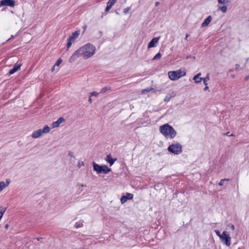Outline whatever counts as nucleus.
Segmentation results:
<instances>
[{"label": "nucleus", "mask_w": 249, "mask_h": 249, "mask_svg": "<svg viewBox=\"0 0 249 249\" xmlns=\"http://www.w3.org/2000/svg\"><path fill=\"white\" fill-rule=\"evenodd\" d=\"M69 155L71 157H74L73 156V154L72 152H70L69 154Z\"/></svg>", "instance_id": "39"}, {"label": "nucleus", "mask_w": 249, "mask_h": 249, "mask_svg": "<svg viewBox=\"0 0 249 249\" xmlns=\"http://www.w3.org/2000/svg\"><path fill=\"white\" fill-rule=\"evenodd\" d=\"M86 27H87V26H85V27H84V29H85V30L86 29Z\"/></svg>", "instance_id": "50"}, {"label": "nucleus", "mask_w": 249, "mask_h": 249, "mask_svg": "<svg viewBox=\"0 0 249 249\" xmlns=\"http://www.w3.org/2000/svg\"><path fill=\"white\" fill-rule=\"evenodd\" d=\"M159 40V37H154L152 38V39L149 42L148 44V48H151L152 47H155L156 46V44L158 43Z\"/></svg>", "instance_id": "9"}, {"label": "nucleus", "mask_w": 249, "mask_h": 249, "mask_svg": "<svg viewBox=\"0 0 249 249\" xmlns=\"http://www.w3.org/2000/svg\"><path fill=\"white\" fill-rule=\"evenodd\" d=\"M42 131L41 129H38L36 131H35L32 135V137L34 139H36L37 138H39L40 136H41L42 135Z\"/></svg>", "instance_id": "12"}, {"label": "nucleus", "mask_w": 249, "mask_h": 249, "mask_svg": "<svg viewBox=\"0 0 249 249\" xmlns=\"http://www.w3.org/2000/svg\"><path fill=\"white\" fill-rule=\"evenodd\" d=\"M13 37H14L13 35H12V36H11V37H10V38H9L8 39H7L6 41L7 42V41H9L11 39H12V38H13Z\"/></svg>", "instance_id": "41"}, {"label": "nucleus", "mask_w": 249, "mask_h": 249, "mask_svg": "<svg viewBox=\"0 0 249 249\" xmlns=\"http://www.w3.org/2000/svg\"><path fill=\"white\" fill-rule=\"evenodd\" d=\"M212 20V17L211 16H209L206 19H205L204 21L201 24V27H204L207 26L209 24L210 22Z\"/></svg>", "instance_id": "13"}, {"label": "nucleus", "mask_w": 249, "mask_h": 249, "mask_svg": "<svg viewBox=\"0 0 249 249\" xmlns=\"http://www.w3.org/2000/svg\"><path fill=\"white\" fill-rule=\"evenodd\" d=\"M92 164L93 170L98 174L101 173L107 174L111 170V168H109L106 165H99L94 162H93Z\"/></svg>", "instance_id": "4"}, {"label": "nucleus", "mask_w": 249, "mask_h": 249, "mask_svg": "<svg viewBox=\"0 0 249 249\" xmlns=\"http://www.w3.org/2000/svg\"><path fill=\"white\" fill-rule=\"evenodd\" d=\"M41 130L42 134L47 133L50 131V128L48 125H45Z\"/></svg>", "instance_id": "17"}, {"label": "nucleus", "mask_w": 249, "mask_h": 249, "mask_svg": "<svg viewBox=\"0 0 249 249\" xmlns=\"http://www.w3.org/2000/svg\"><path fill=\"white\" fill-rule=\"evenodd\" d=\"M230 0H218V2L220 4H228L230 3Z\"/></svg>", "instance_id": "21"}, {"label": "nucleus", "mask_w": 249, "mask_h": 249, "mask_svg": "<svg viewBox=\"0 0 249 249\" xmlns=\"http://www.w3.org/2000/svg\"><path fill=\"white\" fill-rule=\"evenodd\" d=\"M220 239L224 242L227 246L229 247L231 245V237L227 231H224L221 234V237Z\"/></svg>", "instance_id": "7"}, {"label": "nucleus", "mask_w": 249, "mask_h": 249, "mask_svg": "<svg viewBox=\"0 0 249 249\" xmlns=\"http://www.w3.org/2000/svg\"><path fill=\"white\" fill-rule=\"evenodd\" d=\"M168 151L175 155H178L182 152V146L180 143L176 142L170 145Z\"/></svg>", "instance_id": "5"}, {"label": "nucleus", "mask_w": 249, "mask_h": 249, "mask_svg": "<svg viewBox=\"0 0 249 249\" xmlns=\"http://www.w3.org/2000/svg\"><path fill=\"white\" fill-rule=\"evenodd\" d=\"M189 34H186L185 39L187 40V38L189 37Z\"/></svg>", "instance_id": "42"}, {"label": "nucleus", "mask_w": 249, "mask_h": 249, "mask_svg": "<svg viewBox=\"0 0 249 249\" xmlns=\"http://www.w3.org/2000/svg\"><path fill=\"white\" fill-rule=\"evenodd\" d=\"M169 78L172 81H176L186 75V71L181 69L168 72Z\"/></svg>", "instance_id": "3"}, {"label": "nucleus", "mask_w": 249, "mask_h": 249, "mask_svg": "<svg viewBox=\"0 0 249 249\" xmlns=\"http://www.w3.org/2000/svg\"><path fill=\"white\" fill-rule=\"evenodd\" d=\"M249 79V75L246 76L245 77V80H248Z\"/></svg>", "instance_id": "45"}, {"label": "nucleus", "mask_w": 249, "mask_h": 249, "mask_svg": "<svg viewBox=\"0 0 249 249\" xmlns=\"http://www.w3.org/2000/svg\"><path fill=\"white\" fill-rule=\"evenodd\" d=\"M116 1V0H109L107 3L109 5L112 6L115 3Z\"/></svg>", "instance_id": "27"}, {"label": "nucleus", "mask_w": 249, "mask_h": 249, "mask_svg": "<svg viewBox=\"0 0 249 249\" xmlns=\"http://www.w3.org/2000/svg\"><path fill=\"white\" fill-rule=\"evenodd\" d=\"M210 80L209 74L208 73L206 76L204 78H202V81H203V83L205 86L208 85L207 81Z\"/></svg>", "instance_id": "16"}, {"label": "nucleus", "mask_w": 249, "mask_h": 249, "mask_svg": "<svg viewBox=\"0 0 249 249\" xmlns=\"http://www.w3.org/2000/svg\"><path fill=\"white\" fill-rule=\"evenodd\" d=\"M89 102L90 103H92V100L91 98V96H90L89 98V100H88Z\"/></svg>", "instance_id": "36"}, {"label": "nucleus", "mask_w": 249, "mask_h": 249, "mask_svg": "<svg viewBox=\"0 0 249 249\" xmlns=\"http://www.w3.org/2000/svg\"><path fill=\"white\" fill-rule=\"evenodd\" d=\"M161 55L160 53H157L154 57L153 58L152 60H156L160 59L161 58Z\"/></svg>", "instance_id": "22"}, {"label": "nucleus", "mask_w": 249, "mask_h": 249, "mask_svg": "<svg viewBox=\"0 0 249 249\" xmlns=\"http://www.w3.org/2000/svg\"><path fill=\"white\" fill-rule=\"evenodd\" d=\"M84 163L83 161H80L78 162V164H77V166L78 167V168H81L82 166H84Z\"/></svg>", "instance_id": "29"}, {"label": "nucleus", "mask_w": 249, "mask_h": 249, "mask_svg": "<svg viewBox=\"0 0 249 249\" xmlns=\"http://www.w3.org/2000/svg\"><path fill=\"white\" fill-rule=\"evenodd\" d=\"M159 4H160V2H158V1H157V2H156L155 3V6H158V5H159Z\"/></svg>", "instance_id": "43"}, {"label": "nucleus", "mask_w": 249, "mask_h": 249, "mask_svg": "<svg viewBox=\"0 0 249 249\" xmlns=\"http://www.w3.org/2000/svg\"><path fill=\"white\" fill-rule=\"evenodd\" d=\"M215 232L216 234L220 238L221 237V234H220V232L219 231L216 230L215 231Z\"/></svg>", "instance_id": "33"}, {"label": "nucleus", "mask_w": 249, "mask_h": 249, "mask_svg": "<svg viewBox=\"0 0 249 249\" xmlns=\"http://www.w3.org/2000/svg\"><path fill=\"white\" fill-rule=\"evenodd\" d=\"M8 227H9V225H8V224H6V225H5V228L6 229H7L8 228Z\"/></svg>", "instance_id": "44"}, {"label": "nucleus", "mask_w": 249, "mask_h": 249, "mask_svg": "<svg viewBox=\"0 0 249 249\" xmlns=\"http://www.w3.org/2000/svg\"><path fill=\"white\" fill-rule=\"evenodd\" d=\"M65 120L63 117H60L56 121L52 123L53 128H55L60 125L62 122H64Z\"/></svg>", "instance_id": "10"}, {"label": "nucleus", "mask_w": 249, "mask_h": 249, "mask_svg": "<svg viewBox=\"0 0 249 249\" xmlns=\"http://www.w3.org/2000/svg\"><path fill=\"white\" fill-rule=\"evenodd\" d=\"M235 66H236L235 70H238V67H239V65H238V64H236V65H235Z\"/></svg>", "instance_id": "40"}, {"label": "nucleus", "mask_w": 249, "mask_h": 249, "mask_svg": "<svg viewBox=\"0 0 249 249\" xmlns=\"http://www.w3.org/2000/svg\"><path fill=\"white\" fill-rule=\"evenodd\" d=\"M96 48L92 44L89 43L76 50L70 57L69 62L71 63L74 62L78 58L82 56L85 59H87L95 53Z\"/></svg>", "instance_id": "1"}, {"label": "nucleus", "mask_w": 249, "mask_h": 249, "mask_svg": "<svg viewBox=\"0 0 249 249\" xmlns=\"http://www.w3.org/2000/svg\"><path fill=\"white\" fill-rule=\"evenodd\" d=\"M55 67V65H54V66H53V68H52V71H53L54 70Z\"/></svg>", "instance_id": "46"}, {"label": "nucleus", "mask_w": 249, "mask_h": 249, "mask_svg": "<svg viewBox=\"0 0 249 249\" xmlns=\"http://www.w3.org/2000/svg\"><path fill=\"white\" fill-rule=\"evenodd\" d=\"M8 184H6L5 182L4 181H1L0 182V192L4 189L7 186H8Z\"/></svg>", "instance_id": "18"}, {"label": "nucleus", "mask_w": 249, "mask_h": 249, "mask_svg": "<svg viewBox=\"0 0 249 249\" xmlns=\"http://www.w3.org/2000/svg\"><path fill=\"white\" fill-rule=\"evenodd\" d=\"M80 35V31H76L72 34L71 36L68 38V42L67 43V50L71 47L72 44L75 41V39H77Z\"/></svg>", "instance_id": "6"}, {"label": "nucleus", "mask_w": 249, "mask_h": 249, "mask_svg": "<svg viewBox=\"0 0 249 249\" xmlns=\"http://www.w3.org/2000/svg\"><path fill=\"white\" fill-rule=\"evenodd\" d=\"M200 75L201 73L199 72L194 76L193 80L196 84L200 83L202 81V78L200 77Z\"/></svg>", "instance_id": "14"}, {"label": "nucleus", "mask_w": 249, "mask_h": 249, "mask_svg": "<svg viewBox=\"0 0 249 249\" xmlns=\"http://www.w3.org/2000/svg\"><path fill=\"white\" fill-rule=\"evenodd\" d=\"M40 239H42V238H37V240L39 241Z\"/></svg>", "instance_id": "47"}, {"label": "nucleus", "mask_w": 249, "mask_h": 249, "mask_svg": "<svg viewBox=\"0 0 249 249\" xmlns=\"http://www.w3.org/2000/svg\"><path fill=\"white\" fill-rule=\"evenodd\" d=\"M230 228H231V229L232 231L234 230V229H235L234 226L233 225H232V224H231V225H230Z\"/></svg>", "instance_id": "35"}, {"label": "nucleus", "mask_w": 249, "mask_h": 249, "mask_svg": "<svg viewBox=\"0 0 249 249\" xmlns=\"http://www.w3.org/2000/svg\"><path fill=\"white\" fill-rule=\"evenodd\" d=\"M218 9L221 11L223 13H226L227 11V7L226 6H222L219 7Z\"/></svg>", "instance_id": "20"}, {"label": "nucleus", "mask_w": 249, "mask_h": 249, "mask_svg": "<svg viewBox=\"0 0 249 249\" xmlns=\"http://www.w3.org/2000/svg\"><path fill=\"white\" fill-rule=\"evenodd\" d=\"M152 89H153V88H148L147 89H142V93H144L146 92H150V91H151Z\"/></svg>", "instance_id": "25"}, {"label": "nucleus", "mask_w": 249, "mask_h": 249, "mask_svg": "<svg viewBox=\"0 0 249 249\" xmlns=\"http://www.w3.org/2000/svg\"><path fill=\"white\" fill-rule=\"evenodd\" d=\"M15 4L14 0H2L0 1V6H8L10 7H14Z\"/></svg>", "instance_id": "8"}, {"label": "nucleus", "mask_w": 249, "mask_h": 249, "mask_svg": "<svg viewBox=\"0 0 249 249\" xmlns=\"http://www.w3.org/2000/svg\"><path fill=\"white\" fill-rule=\"evenodd\" d=\"M110 89V88L108 87H104L103 88L101 91H100V93H105L106 91H107V90H109Z\"/></svg>", "instance_id": "23"}, {"label": "nucleus", "mask_w": 249, "mask_h": 249, "mask_svg": "<svg viewBox=\"0 0 249 249\" xmlns=\"http://www.w3.org/2000/svg\"><path fill=\"white\" fill-rule=\"evenodd\" d=\"M83 222L80 221H78V222H77L75 223V224L74 225V227L75 228H79L83 227Z\"/></svg>", "instance_id": "19"}, {"label": "nucleus", "mask_w": 249, "mask_h": 249, "mask_svg": "<svg viewBox=\"0 0 249 249\" xmlns=\"http://www.w3.org/2000/svg\"><path fill=\"white\" fill-rule=\"evenodd\" d=\"M62 62V60L59 58V59H58L57 60V61L56 62L55 64H54V65L56 66H58Z\"/></svg>", "instance_id": "31"}, {"label": "nucleus", "mask_w": 249, "mask_h": 249, "mask_svg": "<svg viewBox=\"0 0 249 249\" xmlns=\"http://www.w3.org/2000/svg\"><path fill=\"white\" fill-rule=\"evenodd\" d=\"M99 93L97 92L94 91L91 93H90V96H97L98 95Z\"/></svg>", "instance_id": "32"}, {"label": "nucleus", "mask_w": 249, "mask_h": 249, "mask_svg": "<svg viewBox=\"0 0 249 249\" xmlns=\"http://www.w3.org/2000/svg\"><path fill=\"white\" fill-rule=\"evenodd\" d=\"M229 180L230 179L228 178L221 179L219 183V185L220 186H222L224 184L225 181H229Z\"/></svg>", "instance_id": "28"}, {"label": "nucleus", "mask_w": 249, "mask_h": 249, "mask_svg": "<svg viewBox=\"0 0 249 249\" xmlns=\"http://www.w3.org/2000/svg\"><path fill=\"white\" fill-rule=\"evenodd\" d=\"M111 7H112L111 6L109 5V4H108L107 3V6L106 8V11L107 12H108L110 9Z\"/></svg>", "instance_id": "34"}, {"label": "nucleus", "mask_w": 249, "mask_h": 249, "mask_svg": "<svg viewBox=\"0 0 249 249\" xmlns=\"http://www.w3.org/2000/svg\"><path fill=\"white\" fill-rule=\"evenodd\" d=\"M78 186L79 189H81V190H82V188L84 186V185L81 184H78Z\"/></svg>", "instance_id": "37"}, {"label": "nucleus", "mask_w": 249, "mask_h": 249, "mask_svg": "<svg viewBox=\"0 0 249 249\" xmlns=\"http://www.w3.org/2000/svg\"><path fill=\"white\" fill-rule=\"evenodd\" d=\"M165 101H169V99H165Z\"/></svg>", "instance_id": "49"}, {"label": "nucleus", "mask_w": 249, "mask_h": 249, "mask_svg": "<svg viewBox=\"0 0 249 249\" xmlns=\"http://www.w3.org/2000/svg\"><path fill=\"white\" fill-rule=\"evenodd\" d=\"M116 13L117 14H119L118 12H116Z\"/></svg>", "instance_id": "51"}, {"label": "nucleus", "mask_w": 249, "mask_h": 249, "mask_svg": "<svg viewBox=\"0 0 249 249\" xmlns=\"http://www.w3.org/2000/svg\"><path fill=\"white\" fill-rule=\"evenodd\" d=\"M116 160V159H112L111 154L107 155L106 159V160L109 163L110 166L112 165Z\"/></svg>", "instance_id": "11"}, {"label": "nucleus", "mask_w": 249, "mask_h": 249, "mask_svg": "<svg viewBox=\"0 0 249 249\" xmlns=\"http://www.w3.org/2000/svg\"><path fill=\"white\" fill-rule=\"evenodd\" d=\"M125 197H126L127 199H132L133 197V195L130 193H126Z\"/></svg>", "instance_id": "24"}, {"label": "nucleus", "mask_w": 249, "mask_h": 249, "mask_svg": "<svg viewBox=\"0 0 249 249\" xmlns=\"http://www.w3.org/2000/svg\"><path fill=\"white\" fill-rule=\"evenodd\" d=\"M165 101H169V99H165Z\"/></svg>", "instance_id": "48"}, {"label": "nucleus", "mask_w": 249, "mask_h": 249, "mask_svg": "<svg viewBox=\"0 0 249 249\" xmlns=\"http://www.w3.org/2000/svg\"><path fill=\"white\" fill-rule=\"evenodd\" d=\"M127 199L126 198V197H125V196H123L121 198V202L122 204L124 203L127 201Z\"/></svg>", "instance_id": "26"}, {"label": "nucleus", "mask_w": 249, "mask_h": 249, "mask_svg": "<svg viewBox=\"0 0 249 249\" xmlns=\"http://www.w3.org/2000/svg\"><path fill=\"white\" fill-rule=\"evenodd\" d=\"M160 132L166 138L174 139L177 135L175 129L168 124L161 125L159 128Z\"/></svg>", "instance_id": "2"}, {"label": "nucleus", "mask_w": 249, "mask_h": 249, "mask_svg": "<svg viewBox=\"0 0 249 249\" xmlns=\"http://www.w3.org/2000/svg\"><path fill=\"white\" fill-rule=\"evenodd\" d=\"M21 67V65L20 64L16 65L14 66L13 68H12L11 70H10L9 71V75H11L13 73H14L15 72L18 71V70L20 69Z\"/></svg>", "instance_id": "15"}, {"label": "nucleus", "mask_w": 249, "mask_h": 249, "mask_svg": "<svg viewBox=\"0 0 249 249\" xmlns=\"http://www.w3.org/2000/svg\"><path fill=\"white\" fill-rule=\"evenodd\" d=\"M130 7H128L126 8H125L124 10V13L125 14H127L129 11H130Z\"/></svg>", "instance_id": "30"}, {"label": "nucleus", "mask_w": 249, "mask_h": 249, "mask_svg": "<svg viewBox=\"0 0 249 249\" xmlns=\"http://www.w3.org/2000/svg\"><path fill=\"white\" fill-rule=\"evenodd\" d=\"M208 89H209V87H208V85L205 86V88H204V90H208Z\"/></svg>", "instance_id": "38"}]
</instances>
